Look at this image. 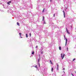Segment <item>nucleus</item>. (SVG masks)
Here are the masks:
<instances>
[{
	"label": "nucleus",
	"mask_w": 76,
	"mask_h": 76,
	"mask_svg": "<svg viewBox=\"0 0 76 76\" xmlns=\"http://www.w3.org/2000/svg\"><path fill=\"white\" fill-rule=\"evenodd\" d=\"M61 58H62V59L63 60L64 58V56H65V55L64 54H63L61 53Z\"/></svg>",
	"instance_id": "f257e3e1"
},
{
	"label": "nucleus",
	"mask_w": 76,
	"mask_h": 76,
	"mask_svg": "<svg viewBox=\"0 0 76 76\" xmlns=\"http://www.w3.org/2000/svg\"><path fill=\"white\" fill-rule=\"evenodd\" d=\"M64 39H66L65 46H66V45H67V39H66V37H65V36H64Z\"/></svg>",
	"instance_id": "f03ea898"
},
{
	"label": "nucleus",
	"mask_w": 76,
	"mask_h": 76,
	"mask_svg": "<svg viewBox=\"0 0 76 76\" xmlns=\"http://www.w3.org/2000/svg\"><path fill=\"white\" fill-rule=\"evenodd\" d=\"M44 17L43 16V18H42V21H43V23H44V24H46V22H45V20H44Z\"/></svg>",
	"instance_id": "7ed1b4c3"
},
{
	"label": "nucleus",
	"mask_w": 76,
	"mask_h": 76,
	"mask_svg": "<svg viewBox=\"0 0 76 76\" xmlns=\"http://www.w3.org/2000/svg\"><path fill=\"white\" fill-rule=\"evenodd\" d=\"M12 1H9L7 2V4H9V5H10V3H11Z\"/></svg>",
	"instance_id": "20e7f679"
},
{
	"label": "nucleus",
	"mask_w": 76,
	"mask_h": 76,
	"mask_svg": "<svg viewBox=\"0 0 76 76\" xmlns=\"http://www.w3.org/2000/svg\"><path fill=\"white\" fill-rule=\"evenodd\" d=\"M58 67H59V66H58V64H57V67L56 68V69L57 70H58Z\"/></svg>",
	"instance_id": "39448f33"
},
{
	"label": "nucleus",
	"mask_w": 76,
	"mask_h": 76,
	"mask_svg": "<svg viewBox=\"0 0 76 76\" xmlns=\"http://www.w3.org/2000/svg\"><path fill=\"white\" fill-rule=\"evenodd\" d=\"M34 67L37 68V70H39L38 69V67H37V66L36 65Z\"/></svg>",
	"instance_id": "423d86ee"
},
{
	"label": "nucleus",
	"mask_w": 76,
	"mask_h": 76,
	"mask_svg": "<svg viewBox=\"0 0 76 76\" xmlns=\"http://www.w3.org/2000/svg\"><path fill=\"white\" fill-rule=\"evenodd\" d=\"M63 12L64 13V18H66L65 16V12H64V11H63Z\"/></svg>",
	"instance_id": "0eeeda50"
},
{
	"label": "nucleus",
	"mask_w": 76,
	"mask_h": 76,
	"mask_svg": "<svg viewBox=\"0 0 76 76\" xmlns=\"http://www.w3.org/2000/svg\"><path fill=\"white\" fill-rule=\"evenodd\" d=\"M66 31H67V34H70V33L69 32V31H67V28H66Z\"/></svg>",
	"instance_id": "6e6552de"
},
{
	"label": "nucleus",
	"mask_w": 76,
	"mask_h": 76,
	"mask_svg": "<svg viewBox=\"0 0 76 76\" xmlns=\"http://www.w3.org/2000/svg\"><path fill=\"white\" fill-rule=\"evenodd\" d=\"M17 25H18V26H20V25H19V23L17 22Z\"/></svg>",
	"instance_id": "1a4fd4ad"
},
{
	"label": "nucleus",
	"mask_w": 76,
	"mask_h": 76,
	"mask_svg": "<svg viewBox=\"0 0 76 76\" xmlns=\"http://www.w3.org/2000/svg\"><path fill=\"white\" fill-rule=\"evenodd\" d=\"M51 71L52 72H53V68H51Z\"/></svg>",
	"instance_id": "9d476101"
},
{
	"label": "nucleus",
	"mask_w": 76,
	"mask_h": 76,
	"mask_svg": "<svg viewBox=\"0 0 76 76\" xmlns=\"http://www.w3.org/2000/svg\"><path fill=\"white\" fill-rule=\"evenodd\" d=\"M26 38H28V34H26Z\"/></svg>",
	"instance_id": "9b49d317"
},
{
	"label": "nucleus",
	"mask_w": 76,
	"mask_h": 76,
	"mask_svg": "<svg viewBox=\"0 0 76 76\" xmlns=\"http://www.w3.org/2000/svg\"><path fill=\"white\" fill-rule=\"evenodd\" d=\"M50 63L52 64H53V63H52V62H51V61L50 60Z\"/></svg>",
	"instance_id": "f8f14e48"
},
{
	"label": "nucleus",
	"mask_w": 76,
	"mask_h": 76,
	"mask_svg": "<svg viewBox=\"0 0 76 76\" xmlns=\"http://www.w3.org/2000/svg\"><path fill=\"white\" fill-rule=\"evenodd\" d=\"M38 64H39V67H40V64H39V63H38Z\"/></svg>",
	"instance_id": "ddd939ff"
},
{
	"label": "nucleus",
	"mask_w": 76,
	"mask_h": 76,
	"mask_svg": "<svg viewBox=\"0 0 76 76\" xmlns=\"http://www.w3.org/2000/svg\"><path fill=\"white\" fill-rule=\"evenodd\" d=\"M31 54H34V52L33 51Z\"/></svg>",
	"instance_id": "4468645a"
},
{
	"label": "nucleus",
	"mask_w": 76,
	"mask_h": 76,
	"mask_svg": "<svg viewBox=\"0 0 76 76\" xmlns=\"http://www.w3.org/2000/svg\"><path fill=\"white\" fill-rule=\"evenodd\" d=\"M59 50H61V47H59Z\"/></svg>",
	"instance_id": "2eb2a0df"
},
{
	"label": "nucleus",
	"mask_w": 76,
	"mask_h": 76,
	"mask_svg": "<svg viewBox=\"0 0 76 76\" xmlns=\"http://www.w3.org/2000/svg\"><path fill=\"white\" fill-rule=\"evenodd\" d=\"M19 35H20H20H22V34L21 33H20L19 34Z\"/></svg>",
	"instance_id": "dca6fc26"
},
{
	"label": "nucleus",
	"mask_w": 76,
	"mask_h": 76,
	"mask_svg": "<svg viewBox=\"0 0 76 76\" xmlns=\"http://www.w3.org/2000/svg\"><path fill=\"white\" fill-rule=\"evenodd\" d=\"M44 12V9L42 11L43 13Z\"/></svg>",
	"instance_id": "f3484780"
},
{
	"label": "nucleus",
	"mask_w": 76,
	"mask_h": 76,
	"mask_svg": "<svg viewBox=\"0 0 76 76\" xmlns=\"http://www.w3.org/2000/svg\"><path fill=\"white\" fill-rule=\"evenodd\" d=\"M38 48V46H36V48Z\"/></svg>",
	"instance_id": "a211bd4d"
},
{
	"label": "nucleus",
	"mask_w": 76,
	"mask_h": 76,
	"mask_svg": "<svg viewBox=\"0 0 76 76\" xmlns=\"http://www.w3.org/2000/svg\"><path fill=\"white\" fill-rule=\"evenodd\" d=\"M67 51H69V50H68V48H67Z\"/></svg>",
	"instance_id": "6ab92c4d"
},
{
	"label": "nucleus",
	"mask_w": 76,
	"mask_h": 76,
	"mask_svg": "<svg viewBox=\"0 0 76 76\" xmlns=\"http://www.w3.org/2000/svg\"><path fill=\"white\" fill-rule=\"evenodd\" d=\"M53 17H55V14L53 15Z\"/></svg>",
	"instance_id": "aec40b11"
},
{
	"label": "nucleus",
	"mask_w": 76,
	"mask_h": 76,
	"mask_svg": "<svg viewBox=\"0 0 76 76\" xmlns=\"http://www.w3.org/2000/svg\"><path fill=\"white\" fill-rule=\"evenodd\" d=\"M75 60V58H74L73 59V61H74Z\"/></svg>",
	"instance_id": "412c9836"
},
{
	"label": "nucleus",
	"mask_w": 76,
	"mask_h": 76,
	"mask_svg": "<svg viewBox=\"0 0 76 76\" xmlns=\"http://www.w3.org/2000/svg\"><path fill=\"white\" fill-rule=\"evenodd\" d=\"M30 37L31 36V33H30Z\"/></svg>",
	"instance_id": "4be33fe9"
},
{
	"label": "nucleus",
	"mask_w": 76,
	"mask_h": 76,
	"mask_svg": "<svg viewBox=\"0 0 76 76\" xmlns=\"http://www.w3.org/2000/svg\"><path fill=\"white\" fill-rule=\"evenodd\" d=\"M35 67V66H31V67Z\"/></svg>",
	"instance_id": "5701e85b"
},
{
	"label": "nucleus",
	"mask_w": 76,
	"mask_h": 76,
	"mask_svg": "<svg viewBox=\"0 0 76 76\" xmlns=\"http://www.w3.org/2000/svg\"><path fill=\"white\" fill-rule=\"evenodd\" d=\"M72 75L73 76H74V75H73V74H72Z\"/></svg>",
	"instance_id": "b1692460"
},
{
	"label": "nucleus",
	"mask_w": 76,
	"mask_h": 76,
	"mask_svg": "<svg viewBox=\"0 0 76 76\" xmlns=\"http://www.w3.org/2000/svg\"><path fill=\"white\" fill-rule=\"evenodd\" d=\"M20 37L21 38H22V37L20 36Z\"/></svg>",
	"instance_id": "393cba45"
},
{
	"label": "nucleus",
	"mask_w": 76,
	"mask_h": 76,
	"mask_svg": "<svg viewBox=\"0 0 76 76\" xmlns=\"http://www.w3.org/2000/svg\"><path fill=\"white\" fill-rule=\"evenodd\" d=\"M64 69H65V68H63V70H64Z\"/></svg>",
	"instance_id": "a878e982"
},
{
	"label": "nucleus",
	"mask_w": 76,
	"mask_h": 76,
	"mask_svg": "<svg viewBox=\"0 0 76 76\" xmlns=\"http://www.w3.org/2000/svg\"><path fill=\"white\" fill-rule=\"evenodd\" d=\"M38 62H39V59H38Z\"/></svg>",
	"instance_id": "bb28decb"
},
{
	"label": "nucleus",
	"mask_w": 76,
	"mask_h": 76,
	"mask_svg": "<svg viewBox=\"0 0 76 76\" xmlns=\"http://www.w3.org/2000/svg\"><path fill=\"white\" fill-rule=\"evenodd\" d=\"M41 53V54H43V53H42V52Z\"/></svg>",
	"instance_id": "cd10ccee"
},
{
	"label": "nucleus",
	"mask_w": 76,
	"mask_h": 76,
	"mask_svg": "<svg viewBox=\"0 0 76 76\" xmlns=\"http://www.w3.org/2000/svg\"><path fill=\"white\" fill-rule=\"evenodd\" d=\"M66 9H67V8H66Z\"/></svg>",
	"instance_id": "c85d7f7f"
},
{
	"label": "nucleus",
	"mask_w": 76,
	"mask_h": 76,
	"mask_svg": "<svg viewBox=\"0 0 76 76\" xmlns=\"http://www.w3.org/2000/svg\"><path fill=\"white\" fill-rule=\"evenodd\" d=\"M64 73H65V72H64Z\"/></svg>",
	"instance_id": "c756f323"
},
{
	"label": "nucleus",
	"mask_w": 76,
	"mask_h": 76,
	"mask_svg": "<svg viewBox=\"0 0 76 76\" xmlns=\"http://www.w3.org/2000/svg\"><path fill=\"white\" fill-rule=\"evenodd\" d=\"M37 9H38V8H37Z\"/></svg>",
	"instance_id": "7c9ffc66"
},
{
	"label": "nucleus",
	"mask_w": 76,
	"mask_h": 76,
	"mask_svg": "<svg viewBox=\"0 0 76 76\" xmlns=\"http://www.w3.org/2000/svg\"><path fill=\"white\" fill-rule=\"evenodd\" d=\"M44 71L45 70V69H44Z\"/></svg>",
	"instance_id": "2f4dec72"
},
{
	"label": "nucleus",
	"mask_w": 76,
	"mask_h": 76,
	"mask_svg": "<svg viewBox=\"0 0 76 76\" xmlns=\"http://www.w3.org/2000/svg\"><path fill=\"white\" fill-rule=\"evenodd\" d=\"M4 8H5V7H4Z\"/></svg>",
	"instance_id": "473e14b6"
},
{
	"label": "nucleus",
	"mask_w": 76,
	"mask_h": 76,
	"mask_svg": "<svg viewBox=\"0 0 76 76\" xmlns=\"http://www.w3.org/2000/svg\"><path fill=\"white\" fill-rule=\"evenodd\" d=\"M75 73H76V72H75Z\"/></svg>",
	"instance_id": "72a5a7b5"
},
{
	"label": "nucleus",
	"mask_w": 76,
	"mask_h": 76,
	"mask_svg": "<svg viewBox=\"0 0 76 76\" xmlns=\"http://www.w3.org/2000/svg\"><path fill=\"white\" fill-rule=\"evenodd\" d=\"M62 76H63V75H62Z\"/></svg>",
	"instance_id": "f704fd0d"
}]
</instances>
